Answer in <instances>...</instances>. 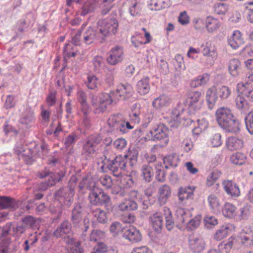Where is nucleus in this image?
I'll return each instance as SVG.
<instances>
[{
    "instance_id": "obj_1",
    "label": "nucleus",
    "mask_w": 253,
    "mask_h": 253,
    "mask_svg": "<svg viewBox=\"0 0 253 253\" xmlns=\"http://www.w3.org/2000/svg\"><path fill=\"white\" fill-rule=\"evenodd\" d=\"M215 118L218 125L227 132L237 133L240 130V121L230 108H218L215 112Z\"/></svg>"
},
{
    "instance_id": "obj_2",
    "label": "nucleus",
    "mask_w": 253,
    "mask_h": 253,
    "mask_svg": "<svg viewBox=\"0 0 253 253\" xmlns=\"http://www.w3.org/2000/svg\"><path fill=\"white\" fill-rule=\"evenodd\" d=\"M128 155H118L112 159L105 156L102 161V166L101 168L103 170H108L114 176L119 177L122 174L123 170L127 169Z\"/></svg>"
},
{
    "instance_id": "obj_3",
    "label": "nucleus",
    "mask_w": 253,
    "mask_h": 253,
    "mask_svg": "<svg viewBox=\"0 0 253 253\" xmlns=\"http://www.w3.org/2000/svg\"><path fill=\"white\" fill-rule=\"evenodd\" d=\"M102 141V137L99 133H94L88 136L83 143L81 151L82 156L85 160L95 157L99 153Z\"/></svg>"
},
{
    "instance_id": "obj_4",
    "label": "nucleus",
    "mask_w": 253,
    "mask_h": 253,
    "mask_svg": "<svg viewBox=\"0 0 253 253\" xmlns=\"http://www.w3.org/2000/svg\"><path fill=\"white\" fill-rule=\"evenodd\" d=\"M84 209L83 204L75 203L71 211V222L75 228L86 232L89 227V220L87 216L84 217Z\"/></svg>"
},
{
    "instance_id": "obj_5",
    "label": "nucleus",
    "mask_w": 253,
    "mask_h": 253,
    "mask_svg": "<svg viewBox=\"0 0 253 253\" xmlns=\"http://www.w3.org/2000/svg\"><path fill=\"white\" fill-rule=\"evenodd\" d=\"M88 200L90 203L96 206H103L108 212L113 210V204L110 196L104 190L97 187L89 192Z\"/></svg>"
},
{
    "instance_id": "obj_6",
    "label": "nucleus",
    "mask_w": 253,
    "mask_h": 253,
    "mask_svg": "<svg viewBox=\"0 0 253 253\" xmlns=\"http://www.w3.org/2000/svg\"><path fill=\"white\" fill-rule=\"evenodd\" d=\"M107 124L111 131L118 130L122 134H125L132 129L134 126L130 123L126 121L121 114L111 115L107 121Z\"/></svg>"
},
{
    "instance_id": "obj_7",
    "label": "nucleus",
    "mask_w": 253,
    "mask_h": 253,
    "mask_svg": "<svg viewBox=\"0 0 253 253\" xmlns=\"http://www.w3.org/2000/svg\"><path fill=\"white\" fill-rule=\"evenodd\" d=\"M119 27L118 20L111 16L105 19H100L97 22V27L104 39L105 42L106 38L111 35H115L117 32Z\"/></svg>"
},
{
    "instance_id": "obj_8",
    "label": "nucleus",
    "mask_w": 253,
    "mask_h": 253,
    "mask_svg": "<svg viewBox=\"0 0 253 253\" xmlns=\"http://www.w3.org/2000/svg\"><path fill=\"white\" fill-rule=\"evenodd\" d=\"M169 129L163 124H159L154 126L147 134L148 139L154 141H163L167 144L169 141Z\"/></svg>"
},
{
    "instance_id": "obj_9",
    "label": "nucleus",
    "mask_w": 253,
    "mask_h": 253,
    "mask_svg": "<svg viewBox=\"0 0 253 253\" xmlns=\"http://www.w3.org/2000/svg\"><path fill=\"white\" fill-rule=\"evenodd\" d=\"M133 93V87L128 84H120L116 90H113V94L116 100H127L132 97Z\"/></svg>"
},
{
    "instance_id": "obj_10",
    "label": "nucleus",
    "mask_w": 253,
    "mask_h": 253,
    "mask_svg": "<svg viewBox=\"0 0 253 253\" xmlns=\"http://www.w3.org/2000/svg\"><path fill=\"white\" fill-rule=\"evenodd\" d=\"M124 48L120 45H115L107 53L106 61L109 65L115 66L121 63L124 59Z\"/></svg>"
},
{
    "instance_id": "obj_11",
    "label": "nucleus",
    "mask_w": 253,
    "mask_h": 253,
    "mask_svg": "<svg viewBox=\"0 0 253 253\" xmlns=\"http://www.w3.org/2000/svg\"><path fill=\"white\" fill-rule=\"evenodd\" d=\"M74 195L66 187H62L57 190L53 194L55 200L59 201L69 207L73 202Z\"/></svg>"
},
{
    "instance_id": "obj_12",
    "label": "nucleus",
    "mask_w": 253,
    "mask_h": 253,
    "mask_svg": "<svg viewBox=\"0 0 253 253\" xmlns=\"http://www.w3.org/2000/svg\"><path fill=\"white\" fill-rule=\"evenodd\" d=\"M77 100L80 104V110L83 114V123L86 126L89 124L88 115L90 112V107L87 102V96L85 92L83 90H79L77 92Z\"/></svg>"
},
{
    "instance_id": "obj_13",
    "label": "nucleus",
    "mask_w": 253,
    "mask_h": 253,
    "mask_svg": "<svg viewBox=\"0 0 253 253\" xmlns=\"http://www.w3.org/2000/svg\"><path fill=\"white\" fill-rule=\"evenodd\" d=\"M95 41H97L100 43L105 42L104 39L101 36L97 27L95 30L89 27L83 33V42L86 45H89Z\"/></svg>"
},
{
    "instance_id": "obj_14",
    "label": "nucleus",
    "mask_w": 253,
    "mask_h": 253,
    "mask_svg": "<svg viewBox=\"0 0 253 253\" xmlns=\"http://www.w3.org/2000/svg\"><path fill=\"white\" fill-rule=\"evenodd\" d=\"M239 248L242 246L250 248L253 246V229L250 227H245L242 230L239 236H235Z\"/></svg>"
},
{
    "instance_id": "obj_15",
    "label": "nucleus",
    "mask_w": 253,
    "mask_h": 253,
    "mask_svg": "<svg viewBox=\"0 0 253 253\" xmlns=\"http://www.w3.org/2000/svg\"><path fill=\"white\" fill-rule=\"evenodd\" d=\"M148 221L154 231L161 234L165 227V221L162 213L156 211L148 217Z\"/></svg>"
},
{
    "instance_id": "obj_16",
    "label": "nucleus",
    "mask_w": 253,
    "mask_h": 253,
    "mask_svg": "<svg viewBox=\"0 0 253 253\" xmlns=\"http://www.w3.org/2000/svg\"><path fill=\"white\" fill-rule=\"evenodd\" d=\"M188 243L190 249L195 253H201L206 246L204 239L200 236L193 233L189 235Z\"/></svg>"
},
{
    "instance_id": "obj_17",
    "label": "nucleus",
    "mask_w": 253,
    "mask_h": 253,
    "mask_svg": "<svg viewBox=\"0 0 253 253\" xmlns=\"http://www.w3.org/2000/svg\"><path fill=\"white\" fill-rule=\"evenodd\" d=\"M122 234L123 237L132 243H137L142 239L140 232L134 226L124 227Z\"/></svg>"
},
{
    "instance_id": "obj_18",
    "label": "nucleus",
    "mask_w": 253,
    "mask_h": 253,
    "mask_svg": "<svg viewBox=\"0 0 253 253\" xmlns=\"http://www.w3.org/2000/svg\"><path fill=\"white\" fill-rule=\"evenodd\" d=\"M72 222L68 219L64 220L53 232V236L56 238L64 236L69 237L73 234Z\"/></svg>"
},
{
    "instance_id": "obj_19",
    "label": "nucleus",
    "mask_w": 253,
    "mask_h": 253,
    "mask_svg": "<svg viewBox=\"0 0 253 253\" xmlns=\"http://www.w3.org/2000/svg\"><path fill=\"white\" fill-rule=\"evenodd\" d=\"M36 118L33 110L30 108H26L22 113L19 122L26 128H31L35 123Z\"/></svg>"
},
{
    "instance_id": "obj_20",
    "label": "nucleus",
    "mask_w": 253,
    "mask_h": 253,
    "mask_svg": "<svg viewBox=\"0 0 253 253\" xmlns=\"http://www.w3.org/2000/svg\"><path fill=\"white\" fill-rule=\"evenodd\" d=\"M201 92L198 91H190L188 92L187 99L190 110L195 112L200 109V104L199 101L201 97Z\"/></svg>"
},
{
    "instance_id": "obj_21",
    "label": "nucleus",
    "mask_w": 253,
    "mask_h": 253,
    "mask_svg": "<svg viewBox=\"0 0 253 253\" xmlns=\"http://www.w3.org/2000/svg\"><path fill=\"white\" fill-rule=\"evenodd\" d=\"M171 195V189L167 184H163L159 187L158 190V201L161 206L166 204Z\"/></svg>"
},
{
    "instance_id": "obj_22",
    "label": "nucleus",
    "mask_w": 253,
    "mask_h": 253,
    "mask_svg": "<svg viewBox=\"0 0 253 253\" xmlns=\"http://www.w3.org/2000/svg\"><path fill=\"white\" fill-rule=\"evenodd\" d=\"M220 251L224 252L226 253H229L232 248L235 249H239V244L237 242L235 236H231L227 240L224 241L218 245Z\"/></svg>"
},
{
    "instance_id": "obj_23",
    "label": "nucleus",
    "mask_w": 253,
    "mask_h": 253,
    "mask_svg": "<svg viewBox=\"0 0 253 253\" xmlns=\"http://www.w3.org/2000/svg\"><path fill=\"white\" fill-rule=\"evenodd\" d=\"M175 222L178 225H185L191 216L190 211L185 209L178 208L175 211Z\"/></svg>"
},
{
    "instance_id": "obj_24",
    "label": "nucleus",
    "mask_w": 253,
    "mask_h": 253,
    "mask_svg": "<svg viewBox=\"0 0 253 253\" xmlns=\"http://www.w3.org/2000/svg\"><path fill=\"white\" fill-rule=\"evenodd\" d=\"M229 45L233 49H237L243 45L244 41L242 33L238 30L234 31L228 39Z\"/></svg>"
},
{
    "instance_id": "obj_25",
    "label": "nucleus",
    "mask_w": 253,
    "mask_h": 253,
    "mask_svg": "<svg viewBox=\"0 0 253 253\" xmlns=\"http://www.w3.org/2000/svg\"><path fill=\"white\" fill-rule=\"evenodd\" d=\"M195 188L194 186H188L179 188L177 196L179 201L183 202L186 200L193 199V193Z\"/></svg>"
},
{
    "instance_id": "obj_26",
    "label": "nucleus",
    "mask_w": 253,
    "mask_h": 253,
    "mask_svg": "<svg viewBox=\"0 0 253 253\" xmlns=\"http://www.w3.org/2000/svg\"><path fill=\"white\" fill-rule=\"evenodd\" d=\"M217 95L215 85H212L207 90L206 100L209 109H212L215 106V103L218 99Z\"/></svg>"
},
{
    "instance_id": "obj_27",
    "label": "nucleus",
    "mask_w": 253,
    "mask_h": 253,
    "mask_svg": "<svg viewBox=\"0 0 253 253\" xmlns=\"http://www.w3.org/2000/svg\"><path fill=\"white\" fill-rule=\"evenodd\" d=\"M223 187L226 193L231 197H237L240 195V191L238 186L231 180L224 181Z\"/></svg>"
},
{
    "instance_id": "obj_28",
    "label": "nucleus",
    "mask_w": 253,
    "mask_h": 253,
    "mask_svg": "<svg viewBox=\"0 0 253 253\" xmlns=\"http://www.w3.org/2000/svg\"><path fill=\"white\" fill-rule=\"evenodd\" d=\"M18 207V203L14 199L10 197L2 196L0 198V210L13 209Z\"/></svg>"
},
{
    "instance_id": "obj_29",
    "label": "nucleus",
    "mask_w": 253,
    "mask_h": 253,
    "mask_svg": "<svg viewBox=\"0 0 253 253\" xmlns=\"http://www.w3.org/2000/svg\"><path fill=\"white\" fill-rule=\"evenodd\" d=\"M208 202L211 211L215 213H219L221 209V205L217 197L213 194L208 197Z\"/></svg>"
},
{
    "instance_id": "obj_30",
    "label": "nucleus",
    "mask_w": 253,
    "mask_h": 253,
    "mask_svg": "<svg viewBox=\"0 0 253 253\" xmlns=\"http://www.w3.org/2000/svg\"><path fill=\"white\" fill-rule=\"evenodd\" d=\"M150 79L144 77L138 82L136 84V90L139 94L143 95L147 94L150 89L149 84Z\"/></svg>"
},
{
    "instance_id": "obj_31",
    "label": "nucleus",
    "mask_w": 253,
    "mask_h": 253,
    "mask_svg": "<svg viewBox=\"0 0 253 253\" xmlns=\"http://www.w3.org/2000/svg\"><path fill=\"white\" fill-rule=\"evenodd\" d=\"M241 69V64L237 58L230 59L228 62V71L230 74L234 77L238 76Z\"/></svg>"
},
{
    "instance_id": "obj_32",
    "label": "nucleus",
    "mask_w": 253,
    "mask_h": 253,
    "mask_svg": "<svg viewBox=\"0 0 253 253\" xmlns=\"http://www.w3.org/2000/svg\"><path fill=\"white\" fill-rule=\"evenodd\" d=\"M64 204L61 203H54L50 207L49 211L52 215H55L53 217V222L58 221L61 217L63 211Z\"/></svg>"
},
{
    "instance_id": "obj_33",
    "label": "nucleus",
    "mask_w": 253,
    "mask_h": 253,
    "mask_svg": "<svg viewBox=\"0 0 253 253\" xmlns=\"http://www.w3.org/2000/svg\"><path fill=\"white\" fill-rule=\"evenodd\" d=\"M220 26L219 20L212 16H208L205 20V27L209 33H213Z\"/></svg>"
},
{
    "instance_id": "obj_34",
    "label": "nucleus",
    "mask_w": 253,
    "mask_h": 253,
    "mask_svg": "<svg viewBox=\"0 0 253 253\" xmlns=\"http://www.w3.org/2000/svg\"><path fill=\"white\" fill-rule=\"evenodd\" d=\"M243 140L236 137H230L226 141V146L230 151L240 149L243 147Z\"/></svg>"
},
{
    "instance_id": "obj_35",
    "label": "nucleus",
    "mask_w": 253,
    "mask_h": 253,
    "mask_svg": "<svg viewBox=\"0 0 253 253\" xmlns=\"http://www.w3.org/2000/svg\"><path fill=\"white\" fill-rule=\"evenodd\" d=\"M169 98L167 95L163 94L153 100L152 106L156 109H161L169 106Z\"/></svg>"
},
{
    "instance_id": "obj_36",
    "label": "nucleus",
    "mask_w": 253,
    "mask_h": 253,
    "mask_svg": "<svg viewBox=\"0 0 253 253\" xmlns=\"http://www.w3.org/2000/svg\"><path fill=\"white\" fill-rule=\"evenodd\" d=\"M141 176L145 182H151L154 176V170L149 164H144L141 169Z\"/></svg>"
},
{
    "instance_id": "obj_37",
    "label": "nucleus",
    "mask_w": 253,
    "mask_h": 253,
    "mask_svg": "<svg viewBox=\"0 0 253 253\" xmlns=\"http://www.w3.org/2000/svg\"><path fill=\"white\" fill-rule=\"evenodd\" d=\"M164 216L165 219V227L169 231H171L174 228V221L173 219L172 212L170 209L167 207L164 208Z\"/></svg>"
},
{
    "instance_id": "obj_38",
    "label": "nucleus",
    "mask_w": 253,
    "mask_h": 253,
    "mask_svg": "<svg viewBox=\"0 0 253 253\" xmlns=\"http://www.w3.org/2000/svg\"><path fill=\"white\" fill-rule=\"evenodd\" d=\"M96 187L97 186H95V183L92 180L86 176L84 177L78 185V188L80 192H84L86 190L90 192Z\"/></svg>"
},
{
    "instance_id": "obj_39",
    "label": "nucleus",
    "mask_w": 253,
    "mask_h": 253,
    "mask_svg": "<svg viewBox=\"0 0 253 253\" xmlns=\"http://www.w3.org/2000/svg\"><path fill=\"white\" fill-rule=\"evenodd\" d=\"M244 95L238 94L235 99L236 108L241 113H246L249 109V104Z\"/></svg>"
},
{
    "instance_id": "obj_40",
    "label": "nucleus",
    "mask_w": 253,
    "mask_h": 253,
    "mask_svg": "<svg viewBox=\"0 0 253 253\" xmlns=\"http://www.w3.org/2000/svg\"><path fill=\"white\" fill-rule=\"evenodd\" d=\"M236 207L229 203H226L221 209L223 215L230 219L234 218L236 215Z\"/></svg>"
},
{
    "instance_id": "obj_41",
    "label": "nucleus",
    "mask_w": 253,
    "mask_h": 253,
    "mask_svg": "<svg viewBox=\"0 0 253 253\" xmlns=\"http://www.w3.org/2000/svg\"><path fill=\"white\" fill-rule=\"evenodd\" d=\"M24 226L27 228L36 229L39 228V223L37 218L32 215H27L21 219Z\"/></svg>"
},
{
    "instance_id": "obj_42",
    "label": "nucleus",
    "mask_w": 253,
    "mask_h": 253,
    "mask_svg": "<svg viewBox=\"0 0 253 253\" xmlns=\"http://www.w3.org/2000/svg\"><path fill=\"white\" fill-rule=\"evenodd\" d=\"M215 88L218 98L222 100L227 99L231 95V89L226 85H216Z\"/></svg>"
},
{
    "instance_id": "obj_43",
    "label": "nucleus",
    "mask_w": 253,
    "mask_h": 253,
    "mask_svg": "<svg viewBox=\"0 0 253 253\" xmlns=\"http://www.w3.org/2000/svg\"><path fill=\"white\" fill-rule=\"evenodd\" d=\"M202 53L204 56L211 58L210 59L209 64L211 66L213 65L214 63V61L217 57V53L216 49L214 47L211 49L210 47L208 46V43H207L206 45L203 49Z\"/></svg>"
},
{
    "instance_id": "obj_44",
    "label": "nucleus",
    "mask_w": 253,
    "mask_h": 253,
    "mask_svg": "<svg viewBox=\"0 0 253 253\" xmlns=\"http://www.w3.org/2000/svg\"><path fill=\"white\" fill-rule=\"evenodd\" d=\"M119 208L122 211H134L137 209L138 204L136 201L132 199H125L124 202L120 204Z\"/></svg>"
},
{
    "instance_id": "obj_45",
    "label": "nucleus",
    "mask_w": 253,
    "mask_h": 253,
    "mask_svg": "<svg viewBox=\"0 0 253 253\" xmlns=\"http://www.w3.org/2000/svg\"><path fill=\"white\" fill-rule=\"evenodd\" d=\"M163 162L165 165V168L168 169L170 167H177L179 163V159L176 154L172 153L165 156L163 158Z\"/></svg>"
},
{
    "instance_id": "obj_46",
    "label": "nucleus",
    "mask_w": 253,
    "mask_h": 253,
    "mask_svg": "<svg viewBox=\"0 0 253 253\" xmlns=\"http://www.w3.org/2000/svg\"><path fill=\"white\" fill-rule=\"evenodd\" d=\"M209 123L205 118L197 120V126L192 129L193 135H199L203 131L207 129Z\"/></svg>"
},
{
    "instance_id": "obj_47",
    "label": "nucleus",
    "mask_w": 253,
    "mask_h": 253,
    "mask_svg": "<svg viewBox=\"0 0 253 253\" xmlns=\"http://www.w3.org/2000/svg\"><path fill=\"white\" fill-rule=\"evenodd\" d=\"M230 229L228 225L221 226L215 233L213 238L217 241H220L226 238L230 233Z\"/></svg>"
},
{
    "instance_id": "obj_48",
    "label": "nucleus",
    "mask_w": 253,
    "mask_h": 253,
    "mask_svg": "<svg viewBox=\"0 0 253 253\" xmlns=\"http://www.w3.org/2000/svg\"><path fill=\"white\" fill-rule=\"evenodd\" d=\"M105 238V233L102 230L93 229L89 235V241L98 243L102 242Z\"/></svg>"
},
{
    "instance_id": "obj_49",
    "label": "nucleus",
    "mask_w": 253,
    "mask_h": 253,
    "mask_svg": "<svg viewBox=\"0 0 253 253\" xmlns=\"http://www.w3.org/2000/svg\"><path fill=\"white\" fill-rule=\"evenodd\" d=\"M7 225H9V235L10 236H20L23 234L26 231V228L24 226L23 223L18 225L13 224L12 222L7 223Z\"/></svg>"
},
{
    "instance_id": "obj_50",
    "label": "nucleus",
    "mask_w": 253,
    "mask_h": 253,
    "mask_svg": "<svg viewBox=\"0 0 253 253\" xmlns=\"http://www.w3.org/2000/svg\"><path fill=\"white\" fill-rule=\"evenodd\" d=\"M86 86L89 89L98 90L100 82L98 78L94 75H88L85 83Z\"/></svg>"
},
{
    "instance_id": "obj_51",
    "label": "nucleus",
    "mask_w": 253,
    "mask_h": 253,
    "mask_svg": "<svg viewBox=\"0 0 253 253\" xmlns=\"http://www.w3.org/2000/svg\"><path fill=\"white\" fill-rule=\"evenodd\" d=\"M247 159L246 155L241 152H236L230 157V161L236 165H242L245 163Z\"/></svg>"
},
{
    "instance_id": "obj_52",
    "label": "nucleus",
    "mask_w": 253,
    "mask_h": 253,
    "mask_svg": "<svg viewBox=\"0 0 253 253\" xmlns=\"http://www.w3.org/2000/svg\"><path fill=\"white\" fill-rule=\"evenodd\" d=\"M83 3V4L79 11L81 15L84 16L94 11L95 4L93 1L88 0L84 2Z\"/></svg>"
},
{
    "instance_id": "obj_53",
    "label": "nucleus",
    "mask_w": 253,
    "mask_h": 253,
    "mask_svg": "<svg viewBox=\"0 0 253 253\" xmlns=\"http://www.w3.org/2000/svg\"><path fill=\"white\" fill-rule=\"evenodd\" d=\"M205 227L208 229H212L218 223V220L215 216L207 215L204 217L203 220Z\"/></svg>"
},
{
    "instance_id": "obj_54",
    "label": "nucleus",
    "mask_w": 253,
    "mask_h": 253,
    "mask_svg": "<svg viewBox=\"0 0 253 253\" xmlns=\"http://www.w3.org/2000/svg\"><path fill=\"white\" fill-rule=\"evenodd\" d=\"M79 138L80 137L77 133L72 132L65 138L64 144L65 147L69 148L74 145Z\"/></svg>"
},
{
    "instance_id": "obj_55",
    "label": "nucleus",
    "mask_w": 253,
    "mask_h": 253,
    "mask_svg": "<svg viewBox=\"0 0 253 253\" xmlns=\"http://www.w3.org/2000/svg\"><path fill=\"white\" fill-rule=\"evenodd\" d=\"M156 168V178L161 182H163L166 180V172L163 169L162 164L158 163L155 167Z\"/></svg>"
},
{
    "instance_id": "obj_56",
    "label": "nucleus",
    "mask_w": 253,
    "mask_h": 253,
    "mask_svg": "<svg viewBox=\"0 0 253 253\" xmlns=\"http://www.w3.org/2000/svg\"><path fill=\"white\" fill-rule=\"evenodd\" d=\"M221 172L218 169L213 170L208 176L206 181V184L208 186H211L215 181L219 178Z\"/></svg>"
},
{
    "instance_id": "obj_57",
    "label": "nucleus",
    "mask_w": 253,
    "mask_h": 253,
    "mask_svg": "<svg viewBox=\"0 0 253 253\" xmlns=\"http://www.w3.org/2000/svg\"><path fill=\"white\" fill-rule=\"evenodd\" d=\"M94 216L96 217L97 221L100 223H106L108 221L107 213L103 210L97 208L94 211Z\"/></svg>"
},
{
    "instance_id": "obj_58",
    "label": "nucleus",
    "mask_w": 253,
    "mask_h": 253,
    "mask_svg": "<svg viewBox=\"0 0 253 253\" xmlns=\"http://www.w3.org/2000/svg\"><path fill=\"white\" fill-rule=\"evenodd\" d=\"M92 62L95 72L99 73L103 68L104 66V61L103 58L101 56H95L93 58Z\"/></svg>"
},
{
    "instance_id": "obj_59",
    "label": "nucleus",
    "mask_w": 253,
    "mask_h": 253,
    "mask_svg": "<svg viewBox=\"0 0 253 253\" xmlns=\"http://www.w3.org/2000/svg\"><path fill=\"white\" fill-rule=\"evenodd\" d=\"M65 176V173L60 170L58 172H51L49 179H48L50 183H52V186H54L56 183L61 181Z\"/></svg>"
},
{
    "instance_id": "obj_60",
    "label": "nucleus",
    "mask_w": 253,
    "mask_h": 253,
    "mask_svg": "<svg viewBox=\"0 0 253 253\" xmlns=\"http://www.w3.org/2000/svg\"><path fill=\"white\" fill-rule=\"evenodd\" d=\"M201 221V216L198 215L193 218H189L185 225L188 229L192 230L196 228L200 225Z\"/></svg>"
},
{
    "instance_id": "obj_61",
    "label": "nucleus",
    "mask_w": 253,
    "mask_h": 253,
    "mask_svg": "<svg viewBox=\"0 0 253 253\" xmlns=\"http://www.w3.org/2000/svg\"><path fill=\"white\" fill-rule=\"evenodd\" d=\"M27 165H32L34 159L33 158V151L30 148H26V151L20 157Z\"/></svg>"
},
{
    "instance_id": "obj_62",
    "label": "nucleus",
    "mask_w": 253,
    "mask_h": 253,
    "mask_svg": "<svg viewBox=\"0 0 253 253\" xmlns=\"http://www.w3.org/2000/svg\"><path fill=\"white\" fill-rule=\"evenodd\" d=\"M246 128L249 132L253 134V110L245 118Z\"/></svg>"
},
{
    "instance_id": "obj_63",
    "label": "nucleus",
    "mask_w": 253,
    "mask_h": 253,
    "mask_svg": "<svg viewBox=\"0 0 253 253\" xmlns=\"http://www.w3.org/2000/svg\"><path fill=\"white\" fill-rule=\"evenodd\" d=\"M99 182L106 189H110V188H111L113 184L111 177L108 175H104L101 176L99 179Z\"/></svg>"
},
{
    "instance_id": "obj_64",
    "label": "nucleus",
    "mask_w": 253,
    "mask_h": 253,
    "mask_svg": "<svg viewBox=\"0 0 253 253\" xmlns=\"http://www.w3.org/2000/svg\"><path fill=\"white\" fill-rule=\"evenodd\" d=\"M248 71L246 73V78L248 81H253V59H248L245 62Z\"/></svg>"
}]
</instances>
